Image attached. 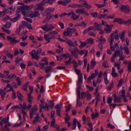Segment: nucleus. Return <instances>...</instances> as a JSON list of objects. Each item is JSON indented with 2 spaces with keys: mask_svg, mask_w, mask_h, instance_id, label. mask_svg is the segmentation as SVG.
Returning a JSON list of instances; mask_svg holds the SVG:
<instances>
[{
  "mask_svg": "<svg viewBox=\"0 0 131 131\" xmlns=\"http://www.w3.org/2000/svg\"><path fill=\"white\" fill-rule=\"evenodd\" d=\"M118 31L116 30L115 31L113 32V33L111 34L110 35V37L108 39L109 42L110 43V48L111 50L113 51L115 50V47L114 46H112V45L113 44V42L114 40V38L116 40L119 39L118 34Z\"/></svg>",
  "mask_w": 131,
  "mask_h": 131,
  "instance_id": "nucleus-1",
  "label": "nucleus"
},
{
  "mask_svg": "<svg viewBox=\"0 0 131 131\" xmlns=\"http://www.w3.org/2000/svg\"><path fill=\"white\" fill-rule=\"evenodd\" d=\"M69 50L76 58L78 57V54L76 53L77 52L78 53L81 55H82L85 53V50H81L79 51V50L76 47H75L74 49L72 48L69 49Z\"/></svg>",
  "mask_w": 131,
  "mask_h": 131,
  "instance_id": "nucleus-2",
  "label": "nucleus"
},
{
  "mask_svg": "<svg viewBox=\"0 0 131 131\" xmlns=\"http://www.w3.org/2000/svg\"><path fill=\"white\" fill-rule=\"evenodd\" d=\"M42 49L40 48L38 49L36 52L35 50H32L31 52H30L32 58L38 60L39 58L38 55L41 52Z\"/></svg>",
  "mask_w": 131,
  "mask_h": 131,
  "instance_id": "nucleus-3",
  "label": "nucleus"
},
{
  "mask_svg": "<svg viewBox=\"0 0 131 131\" xmlns=\"http://www.w3.org/2000/svg\"><path fill=\"white\" fill-rule=\"evenodd\" d=\"M54 28V26L52 24H48L47 23L41 27V28L43 30L47 32L52 30Z\"/></svg>",
  "mask_w": 131,
  "mask_h": 131,
  "instance_id": "nucleus-4",
  "label": "nucleus"
},
{
  "mask_svg": "<svg viewBox=\"0 0 131 131\" xmlns=\"http://www.w3.org/2000/svg\"><path fill=\"white\" fill-rule=\"evenodd\" d=\"M17 10L16 12L15 15L19 14V12H21L22 14L25 16V5H23L22 6H19L17 7Z\"/></svg>",
  "mask_w": 131,
  "mask_h": 131,
  "instance_id": "nucleus-5",
  "label": "nucleus"
},
{
  "mask_svg": "<svg viewBox=\"0 0 131 131\" xmlns=\"http://www.w3.org/2000/svg\"><path fill=\"white\" fill-rule=\"evenodd\" d=\"M122 11L126 14L130 12V10L128 5H122L120 8Z\"/></svg>",
  "mask_w": 131,
  "mask_h": 131,
  "instance_id": "nucleus-6",
  "label": "nucleus"
},
{
  "mask_svg": "<svg viewBox=\"0 0 131 131\" xmlns=\"http://www.w3.org/2000/svg\"><path fill=\"white\" fill-rule=\"evenodd\" d=\"M81 86L80 85L77 88V104L76 106L77 107L79 105L78 104L79 102V100L81 99L80 94V90L81 89Z\"/></svg>",
  "mask_w": 131,
  "mask_h": 131,
  "instance_id": "nucleus-7",
  "label": "nucleus"
},
{
  "mask_svg": "<svg viewBox=\"0 0 131 131\" xmlns=\"http://www.w3.org/2000/svg\"><path fill=\"white\" fill-rule=\"evenodd\" d=\"M7 38L8 40L10 41V43L11 44L13 43H16L19 42V41L16 40L15 37H11L8 36H7Z\"/></svg>",
  "mask_w": 131,
  "mask_h": 131,
  "instance_id": "nucleus-8",
  "label": "nucleus"
},
{
  "mask_svg": "<svg viewBox=\"0 0 131 131\" xmlns=\"http://www.w3.org/2000/svg\"><path fill=\"white\" fill-rule=\"evenodd\" d=\"M75 12L78 14H82L83 13L87 16H89V14L88 13L83 9H77L76 10Z\"/></svg>",
  "mask_w": 131,
  "mask_h": 131,
  "instance_id": "nucleus-9",
  "label": "nucleus"
},
{
  "mask_svg": "<svg viewBox=\"0 0 131 131\" xmlns=\"http://www.w3.org/2000/svg\"><path fill=\"white\" fill-rule=\"evenodd\" d=\"M47 59L46 57H44L41 59V61L42 63H40V65L41 66H44L45 65H48L49 64L48 62L47 61Z\"/></svg>",
  "mask_w": 131,
  "mask_h": 131,
  "instance_id": "nucleus-10",
  "label": "nucleus"
},
{
  "mask_svg": "<svg viewBox=\"0 0 131 131\" xmlns=\"http://www.w3.org/2000/svg\"><path fill=\"white\" fill-rule=\"evenodd\" d=\"M19 109L22 110V113L23 115V118H25V111L23 110H25V102H24L23 105H22L21 104H19Z\"/></svg>",
  "mask_w": 131,
  "mask_h": 131,
  "instance_id": "nucleus-11",
  "label": "nucleus"
},
{
  "mask_svg": "<svg viewBox=\"0 0 131 131\" xmlns=\"http://www.w3.org/2000/svg\"><path fill=\"white\" fill-rule=\"evenodd\" d=\"M114 22H117L120 24H125V21H123L122 19L117 18H114Z\"/></svg>",
  "mask_w": 131,
  "mask_h": 131,
  "instance_id": "nucleus-12",
  "label": "nucleus"
},
{
  "mask_svg": "<svg viewBox=\"0 0 131 131\" xmlns=\"http://www.w3.org/2000/svg\"><path fill=\"white\" fill-rule=\"evenodd\" d=\"M34 10L39 9L42 11H43L44 9L39 4H37L34 7Z\"/></svg>",
  "mask_w": 131,
  "mask_h": 131,
  "instance_id": "nucleus-13",
  "label": "nucleus"
},
{
  "mask_svg": "<svg viewBox=\"0 0 131 131\" xmlns=\"http://www.w3.org/2000/svg\"><path fill=\"white\" fill-rule=\"evenodd\" d=\"M54 10V8H47L45 11L46 12L47 15L50 14L51 13L53 12Z\"/></svg>",
  "mask_w": 131,
  "mask_h": 131,
  "instance_id": "nucleus-14",
  "label": "nucleus"
},
{
  "mask_svg": "<svg viewBox=\"0 0 131 131\" xmlns=\"http://www.w3.org/2000/svg\"><path fill=\"white\" fill-rule=\"evenodd\" d=\"M17 16L16 17L11 19L10 21L12 23H14L17 21L20 17L19 14L16 15Z\"/></svg>",
  "mask_w": 131,
  "mask_h": 131,
  "instance_id": "nucleus-15",
  "label": "nucleus"
},
{
  "mask_svg": "<svg viewBox=\"0 0 131 131\" xmlns=\"http://www.w3.org/2000/svg\"><path fill=\"white\" fill-rule=\"evenodd\" d=\"M126 31L125 30H123L122 32V34L120 36V38L122 40V42H123L125 41V38L124 36Z\"/></svg>",
  "mask_w": 131,
  "mask_h": 131,
  "instance_id": "nucleus-16",
  "label": "nucleus"
},
{
  "mask_svg": "<svg viewBox=\"0 0 131 131\" xmlns=\"http://www.w3.org/2000/svg\"><path fill=\"white\" fill-rule=\"evenodd\" d=\"M79 15H77L75 14L74 12H73L71 18L73 20H75L78 19Z\"/></svg>",
  "mask_w": 131,
  "mask_h": 131,
  "instance_id": "nucleus-17",
  "label": "nucleus"
},
{
  "mask_svg": "<svg viewBox=\"0 0 131 131\" xmlns=\"http://www.w3.org/2000/svg\"><path fill=\"white\" fill-rule=\"evenodd\" d=\"M40 15V14L38 11H35L33 15L32 14V16H31V17L33 18L34 17H36L39 16Z\"/></svg>",
  "mask_w": 131,
  "mask_h": 131,
  "instance_id": "nucleus-18",
  "label": "nucleus"
},
{
  "mask_svg": "<svg viewBox=\"0 0 131 131\" xmlns=\"http://www.w3.org/2000/svg\"><path fill=\"white\" fill-rule=\"evenodd\" d=\"M63 34L64 36L63 38H65V36H72V34L67 29V31H65L64 32Z\"/></svg>",
  "mask_w": 131,
  "mask_h": 131,
  "instance_id": "nucleus-19",
  "label": "nucleus"
},
{
  "mask_svg": "<svg viewBox=\"0 0 131 131\" xmlns=\"http://www.w3.org/2000/svg\"><path fill=\"white\" fill-rule=\"evenodd\" d=\"M0 95H1V98L3 100H4L5 96L6 95V93L2 89L0 90Z\"/></svg>",
  "mask_w": 131,
  "mask_h": 131,
  "instance_id": "nucleus-20",
  "label": "nucleus"
},
{
  "mask_svg": "<svg viewBox=\"0 0 131 131\" xmlns=\"http://www.w3.org/2000/svg\"><path fill=\"white\" fill-rule=\"evenodd\" d=\"M36 112H34V107H32L30 111L29 115L30 118L31 119L33 117V114H35Z\"/></svg>",
  "mask_w": 131,
  "mask_h": 131,
  "instance_id": "nucleus-21",
  "label": "nucleus"
},
{
  "mask_svg": "<svg viewBox=\"0 0 131 131\" xmlns=\"http://www.w3.org/2000/svg\"><path fill=\"white\" fill-rule=\"evenodd\" d=\"M17 96L19 99L21 101L23 100L24 99V97L22 96L21 94L19 91H17Z\"/></svg>",
  "mask_w": 131,
  "mask_h": 131,
  "instance_id": "nucleus-22",
  "label": "nucleus"
},
{
  "mask_svg": "<svg viewBox=\"0 0 131 131\" xmlns=\"http://www.w3.org/2000/svg\"><path fill=\"white\" fill-rule=\"evenodd\" d=\"M5 55L8 57L12 58L13 57V56L10 54V53L8 51H5L4 52Z\"/></svg>",
  "mask_w": 131,
  "mask_h": 131,
  "instance_id": "nucleus-23",
  "label": "nucleus"
},
{
  "mask_svg": "<svg viewBox=\"0 0 131 131\" xmlns=\"http://www.w3.org/2000/svg\"><path fill=\"white\" fill-rule=\"evenodd\" d=\"M32 14H33V12L31 11H25V16H30L31 17V16H32Z\"/></svg>",
  "mask_w": 131,
  "mask_h": 131,
  "instance_id": "nucleus-24",
  "label": "nucleus"
},
{
  "mask_svg": "<svg viewBox=\"0 0 131 131\" xmlns=\"http://www.w3.org/2000/svg\"><path fill=\"white\" fill-rule=\"evenodd\" d=\"M66 41L70 46L75 47V45L74 44V43H73L71 40L69 39H68Z\"/></svg>",
  "mask_w": 131,
  "mask_h": 131,
  "instance_id": "nucleus-25",
  "label": "nucleus"
},
{
  "mask_svg": "<svg viewBox=\"0 0 131 131\" xmlns=\"http://www.w3.org/2000/svg\"><path fill=\"white\" fill-rule=\"evenodd\" d=\"M25 26L29 29H32V28L31 24L25 21Z\"/></svg>",
  "mask_w": 131,
  "mask_h": 131,
  "instance_id": "nucleus-26",
  "label": "nucleus"
},
{
  "mask_svg": "<svg viewBox=\"0 0 131 131\" xmlns=\"http://www.w3.org/2000/svg\"><path fill=\"white\" fill-rule=\"evenodd\" d=\"M93 39L92 38H90L89 39H88L85 41L86 43L87 44L89 43L90 44H92L94 43Z\"/></svg>",
  "mask_w": 131,
  "mask_h": 131,
  "instance_id": "nucleus-27",
  "label": "nucleus"
},
{
  "mask_svg": "<svg viewBox=\"0 0 131 131\" xmlns=\"http://www.w3.org/2000/svg\"><path fill=\"white\" fill-rule=\"evenodd\" d=\"M77 122V120L75 118H74L73 120L72 125L73 126V129H75L76 127V124Z\"/></svg>",
  "mask_w": 131,
  "mask_h": 131,
  "instance_id": "nucleus-28",
  "label": "nucleus"
},
{
  "mask_svg": "<svg viewBox=\"0 0 131 131\" xmlns=\"http://www.w3.org/2000/svg\"><path fill=\"white\" fill-rule=\"evenodd\" d=\"M83 6L85 7L87 9H89L91 7V6L90 5H88L87 2L86 1H84V3H83Z\"/></svg>",
  "mask_w": 131,
  "mask_h": 131,
  "instance_id": "nucleus-29",
  "label": "nucleus"
},
{
  "mask_svg": "<svg viewBox=\"0 0 131 131\" xmlns=\"http://www.w3.org/2000/svg\"><path fill=\"white\" fill-rule=\"evenodd\" d=\"M77 67V66H74V68L75 69V71L76 74L79 76L81 73L80 70L76 69Z\"/></svg>",
  "mask_w": 131,
  "mask_h": 131,
  "instance_id": "nucleus-30",
  "label": "nucleus"
},
{
  "mask_svg": "<svg viewBox=\"0 0 131 131\" xmlns=\"http://www.w3.org/2000/svg\"><path fill=\"white\" fill-rule=\"evenodd\" d=\"M52 69L51 66H47L45 69L46 72L47 73L50 72L51 70Z\"/></svg>",
  "mask_w": 131,
  "mask_h": 131,
  "instance_id": "nucleus-31",
  "label": "nucleus"
},
{
  "mask_svg": "<svg viewBox=\"0 0 131 131\" xmlns=\"http://www.w3.org/2000/svg\"><path fill=\"white\" fill-rule=\"evenodd\" d=\"M117 54L119 57H121L123 54V52L122 50H119L118 49L116 50Z\"/></svg>",
  "mask_w": 131,
  "mask_h": 131,
  "instance_id": "nucleus-32",
  "label": "nucleus"
},
{
  "mask_svg": "<svg viewBox=\"0 0 131 131\" xmlns=\"http://www.w3.org/2000/svg\"><path fill=\"white\" fill-rule=\"evenodd\" d=\"M33 6L32 5H25V10H29L31 9Z\"/></svg>",
  "mask_w": 131,
  "mask_h": 131,
  "instance_id": "nucleus-33",
  "label": "nucleus"
},
{
  "mask_svg": "<svg viewBox=\"0 0 131 131\" xmlns=\"http://www.w3.org/2000/svg\"><path fill=\"white\" fill-rule=\"evenodd\" d=\"M99 116V114L97 112L94 114L93 113L92 114V119H94L95 118H97Z\"/></svg>",
  "mask_w": 131,
  "mask_h": 131,
  "instance_id": "nucleus-34",
  "label": "nucleus"
},
{
  "mask_svg": "<svg viewBox=\"0 0 131 131\" xmlns=\"http://www.w3.org/2000/svg\"><path fill=\"white\" fill-rule=\"evenodd\" d=\"M106 3H104L103 4L101 5L100 4H96L95 5L99 8H100L102 7H103L105 6Z\"/></svg>",
  "mask_w": 131,
  "mask_h": 131,
  "instance_id": "nucleus-35",
  "label": "nucleus"
},
{
  "mask_svg": "<svg viewBox=\"0 0 131 131\" xmlns=\"http://www.w3.org/2000/svg\"><path fill=\"white\" fill-rule=\"evenodd\" d=\"M125 51V53H126L127 54H129V50H128V47L126 46H124V49Z\"/></svg>",
  "mask_w": 131,
  "mask_h": 131,
  "instance_id": "nucleus-36",
  "label": "nucleus"
},
{
  "mask_svg": "<svg viewBox=\"0 0 131 131\" xmlns=\"http://www.w3.org/2000/svg\"><path fill=\"white\" fill-rule=\"evenodd\" d=\"M108 17V16L105 14L103 15L102 14H101L99 16L98 18L99 19H100L102 18H107V17Z\"/></svg>",
  "mask_w": 131,
  "mask_h": 131,
  "instance_id": "nucleus-37",
  "label": "nucleus"
},
{
  "mask_svg": "<svg viewBox=\"0 0 131 131\" xmlns=\"http://www.w3.org/2000/svg\"><path fill=\"white\" fill-rule=\"evenodd\" d=\"M30 104L28 105L27 106H26V104L25 103V109H27L28 110H29L31 108L32 105L31 104L32 103L31 102H29Z\"/></svg>",
  "mask_w": 131,
  "mask_h": 131,
  "instance_id": "nucleus-38",
  "label": "nucleus"
},
{
  "mask_svg": "<svg viewBox=\"0 0 131 131\" xmlns=\"http://www.w3.org/2000/svg\"><path fill=\"white\" fill-rule=\"evenodd\" d=\"M22 24L20 25L19 28L21 30H24L25 27V21H23L22 22Z\"/></svg>",
  "mask_w": 131,
  "mask_h": 131,
  "instance_id": "nucleus-39",
  "label": "nucleus"
},
{
  "mask_svg": "<svg viewBox=\"0 0 131 131\" xmlns=\"http://www.w3.org/2000/svg\"><path fill=\"white\" fill-rule=\"evenodd\" d=\"M106 41L105 39L103 38L102 36H101L100 41L101 43H104Z\"/></svg>",
  "mask_w": 131,
  "mask_h": 131,
  "instance_id": "nucleus-40",
  "label": "nucleus"
},
{
  "mask_svg": "<svg viewBox=\"0 0 131 131\" xmlns=\"http://www.w3.org/2000/svg\"><path fill=\"white\" fill-rule=\"evenodd\" d=\"M49 107L51 108H52L53 107L54 103L52 101H50L49 102Z\"/></svg>",
  "mask_w": 131,
  "mask_h": 131,
  "instance_id": "nucleus-41",
  "label": "nucleus"
},
{
  "mask_svg": "<svg viewBox=\"0 0 131 131\" xmlns=\"http://www.w3.org/2000/svg\"><path fill=\"white\" fill-rule=\"evenodd\" d=\"M87 91L86 92H81V99L83 97H86L87 96Z\"/></svg>",
  "mask_w": 131,
  "mask_h": 131,
  "instance_id": "nucleus-42",
  "label": "nucleus"
},
{
  "mask_svg": "<svg viewBox=\"0 0 131 131\" xmlns=\"http://www.w3.org/2000/svg\"><path fill=\"white\" fill-rule=\"evenodd\" d=\"M87 44L85 41V42H81V45L79 46V47L81 49H82Z\"/></svg>",
  "mask_w": 131,
  "mask_h": 131,
  "instance_id": "nucleus-43",
  "label": "nucleus"
},
{
  "mask_svg": "<svg viewBox=\"0 0 131 131\" xmlns=\"http://www.w3.org/2000/svg\"><path fill=\"white\" fill-rule=\"evenodd\" d=\"M16 77L17 76L15 74H11L9 75L8 76V78L9 79H11L14 77Z\"/></svg>",
  "mask_w": 131,
  "mask_h": 131,
  "instance_id": "nucleus-44",
  "label": "nucleus"
},
{
  "mask_svg": "<svg viewBox=\"0 0 131 131\" xmlns=\"http://www.w3.org/2000/svg\"><path fill=\"white\" fill-rule=\"evenodd\" d=\"M88 125L90 129V131H92L93 130L92 124L91 123H88ZM88 131H90V129H88Z\"/></svg>",
  "mask_w": 131,
  "mask_h": 131,
  "instance_id": "nucleus-45",
  "label": "nucleus"
},
{
  "mask_svg": "<svg viewBox=\"0 0 131 131\" xmlns=\"http://www.w3.org/2000/svg\"><path fill=\"white\" fill-rule=\"evenodd\" d=\"M58 34V32L54 30L52 31H51L49 32L48 33L49 35H57Z\"/></svg>",
  "mask_w": 131,
  "mask_h": 131,
  "instance_id": "nucleus-46",
  "label": "nucleus"
},
{
  "mask_svg": "<svg viewBox=\"0 0 131 131\" xmlns=\"http://www.w3.org/2000/svg\"><path fill=\"white\" fill-rule=\"evenodd\" d=\"M71 105L70 104H69L68 106H66V109L65 111L66 112H67L69 111L71 109Z\"/></svg>",
  "mask_w": 131,
  "mask_h": 131,
  "instance_id": "nucleus-47",
  "label": "nucleus"
},
{
  "mask_svg": "<svg viewBox=\"0 0 131 131\" xmlns=\"http://www.w3.org/2000/svg\"><path fill=\"white\" fill-rule=\"evenodd\" d=\"M63 6H66L68 4L71 2V1L70 0H63Z\"/></svg>",
  "mask_w": 131,
  "mask_h": 131,
  "instance_id": "nucleus-48",
  "label": "nucleus"
},
{
  "mask_svg": "<svg viewBox=\"0 0 131 131\" xmlns=\"http://www.w3.org/2000/svg\"><path fill=\"white\" fill-rule=\"evenodd\" d=\"M67 29L71 33L74 32L76 31V29L73 28H68Z\"/></svg>",
  "mask_w": 131,
  "mask_h": 131,
  "instance_id": "nucleus-49",
  "label": "nucleus"
},
{
  "mask_svg": "<svg viewBox=\"0 0 131 131\" xmlns=\"http://www.w3.org/2000/svg\"><path fill=\"white\" fill-rule=\"evenodd\" d=\"M44 37L46 40L47 41V43H48L50 41V40H49V37L47 35H45Z\"/></svg>",
  "mask_w": 131,
  "mask_h": 131,
  "instance_id": "nucleus-50",
  "label": "nucleus"
},
{
  "mask_svg": "<svg viewBox=\"0 0 131 131\" xmlns=\"http://www.w3.org/2000/svg\"><path fill=\"white\" fill-rule=\"evenodd\" d=\"M112 29H109L108 28H105L104 31L107 34L110 33L112 31Z\"/></svg>",
  "mask_w": 131,
  "mask_h": 131,
  "instance_id": "nucleus-51",
  "label": "nucleus"
},
{
  "mask_svg": "<svg viewBox=\"0 0 131 131\" xmlns=\"http://www.w3.org/2000/svg\"><path fill=\"white\" fill-rule=\"evenodd\" d=\"M11 25V23L9 22H7L6 23L5 25V27L7 28H9Z\"/></svg>",
  "mask_w": 131,
  "mask_h": 131,
  "instance_id": "nucleus-52",
  "label": "nucleus"
},
{
  "mask_svg": "<svg viewBox=\"0 0 131 131\" xmlns=\"http://www.w3.org/2000/svg\"><path fill=\"white\" fill-rule=\"evenodd\" d=\"M78 81L79 83L81 84L82 83V79L81 73L78 76Z\"/></svg>",
  "mask_w": 131,
  "mask_h": 131,
  "instance_id": "nucleus-53",
  "label": "nucleus"
},
{
  "mask_svg": "<svg viewBox=\"0 0 131 131\" xmlns=\"http://www.w3.org/2000/svg\"><path fill=\"white\" fill-rule=\"evenodd\" d=\"M38 66L37 63L35 62H29L27 66Z\"/></svg>",
  "mask_w": 131,
  "mask_h": 131,
  "instance_id": "nucleus-54",
  "label": "nucleus"
},
{
  "mask_svg": "<svg viewBox=\"0 0 131 131\" xmlns=\"http://www.w3.org/2000/svg\"><path fill=\"white\" fill-rule=\"evenodd\" d=\"M62 108V106H61V105H59L58 104L55 105V108L56 109H58V110H61V109Z\"/></svg>",
  "mask_w": 131,
  "mask_h": 131,
  "instance_id": "nucleus-55",
  "label": "nucleus"
},
{
  "mask_svg": "<svg viewBox=\"0 0 131 131\" xmlns=\"http://www.w3.org/2000/svg\"><path fill=\"white\" fill-rule=\"evenodd\" d=\"M107 126L108 128H110L112 129H113L115 128V126L114 125L109 123L107 124Z\"/></svg>",
  "mask_w": 131,
  "mask_h": 131,
  "instance_id": "nucleus-56",
  "label": "nucleus"
},
{
  "mask_svg": "<svg viewBox=\"0 0 131 131\" xmlns=\"http://www.w3.org/2000/svg\"><path fill=\"white\" fill-rule=\"evenodd\" d=\"M123 82L122 79L120 80L119 81L117 86L119 87L120 86H121L122 85Z\"/></svg>",
  "mask_w": 131,
  "mask_h": 131,
  "instance_id": "nucleus-57",
  "label": "nucleus"
},
{
  "mask_svg": "<svg viewBox=\"0 0 131 131\" xmlns=\"http://www.w3.org/2000/svg\"><path fill=\"white\" fill-rule=\"evenodd\" d=\"M27 96L28 97L27 98V100L29 102H31V99H33L32 97H31V94H30L28 93L27 94Z\"/></svg>",
  "mask_w": 131,
  "mask_h": 131,
  "instance_id": "nucleus-58",
  "label": "nucleus"
},
{
  "mask_svg": "<svg viewBox=\"0 0 131 131\" xmlns=\"http://www.w3.org/2000/svg\"><path fill=\"white\" fill-rule=\"evenodd\" d=\"M94 26L96 28L99 27H101L102 25L101 24H97L96 22H95Z\"/></svg>",
  "mask_w": 131,
  "mask_h": 131,
  "instance_id": "nucleus-59",
  "label": "nucleus"
},
{
  "mask_svg": "<svg viewBox=\"0 0 131 131\" xmlns=\"http://www.w3.org/2000/svg\"><path fill=\"white\" fill-rule=\"evenodd\" d=\"M2 28L3 29L4 32H5L8 34H10V32L9 30L5 29L3 27H2Z\"/></svg>",
  "mask_w": 131,
  "mask_h": 131,
  "instance_id": "nucleus-60",
  "label": "nucleus"
},
{
  "mask_svg": "<svg viewBox=\"0 0 131 131\" xmlns=\"http://www.w3.org/2000/svg\"><path fill=\"white\" fill-rule=\"evenodd\" d=\"M71 61V59L70 57L69 58V60L66 61L65 62L66 65H69L70 64Z\"/></svg>",
  "mask_w": 131,
  "mask_h": 131,
  "instance_id": "nucleus-61",
  "label": "nucleus"
},
{
  "mask_svg": "<svg viewBox=\"0 0 131 131\" xmlns=\"http://www.w3.org/2000/svg\"><path fill=\"white\" fill-rule=\"evenodd\" d=\"M113 96L114 98V103L118 102V99L116 98V95L115 93L113 94L112 95Z\"/></svg>",
  "mask_w": 131,
  "mask_h": 131,
  "instance_id": "nucleus-62",
  "label": "nucleus"
},
{
  "mask_svg": "<svg viewBox=\"0 0 131 131\" xmlns=\"http://www.w3.org/2000/svg\"><path fill=\"white\" fill-rule=\"evenodd\" d=\"M80 26H82L84 27H85L87 23H85L84 21H82L80 23Z\"/></svg>",
  "mask_w": 131,
  "mask_h": 131,
  "instance_id": "nucleus-63",
  "label": "nucleus"
},
{
  "mask_svg": "<svg viewBox=\"0 0 131 131\" xmlns=\"http://www.w3.org/2000/svg\"><path fill=\"white\" fill-rule=\"evenodd\" d=\"M87 96L86 97H87V99L88 100H90L91 98V96L90 93H89V92L87 91Z\"/></svg>",
  "mask_w": 131,
  "mask_h": 131,
  "instance_id": "nucleus-64",
  "label": "nucleus"
}]
</instances>
